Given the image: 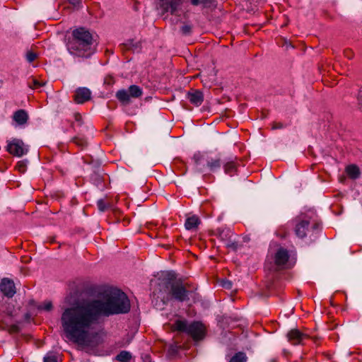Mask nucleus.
Listing matches in <instances>:
<instances>
[{"label": "nucleus", "mask_w": 362, "mask_h": 362, "mask_svg": "<svg viewBox=\"0 0 362 362\" xmlns=\"http://www.w3.org/2000/svg\"><path fill=\"white\" fill-rule=\"evenodd\" d=\"M72 141L81 148H84L87 145L86 139L83 136H76L72 139Z\"/></svg>", "instance_id": "4be33fe9"}, {"label": "nucleus", "mask_w": 362, "mask_h": 362, "mask_svg": "<svg viewBox=\"0 0 362 362\" xmlns=\"http://www.w3.org/2000/svg\"><path fill=\"white\" fill-rule=\"evenodd\" d=\"M193 160L197 167H199L200 170H204L207 168L211 172H216L220 169L222 161L219 156H212L211 154L204 153H195L193 156Z\"/></svg>", "instance_id": "39448f33"}, {"label": "nucleus", "mask_w": 362, "mask_h": 362, "mask_svg": "<svg viewBox=\"0 0 362 362\" xmlns=\"http://www.w3.org/2000/svg\"><path fill=\"white\" fill-rule=\"evenodd\" d=\"M175 327L177 330L186 332L194 340L203 339L205 334V327L199 322L187 324L186 321L177 320L175 323Z\"/></svg>", "instance_id": "423d86ee"}, {"label": "nucleus", "mask_w": 362, "mask_h": 362, "mask_svg": "<svg viewBox=\"0 0 362 362\" xmlns=\"http://www.w3.org/2000/svg\"><path fill=\"white\" fill-rule=\"evenodd\" d=\"M39 309L49 311L52 308V303L50 301H46L38 306Z\"/></svg>", "instance_id": "a878e982"}, {"label": "nucleus", "mask_w": 362, "mask_h": 362, "mask_svg": "<svg viewBox=\"0 0 362 362\" xmlns=\"http://www.w3.org/2000/svg\"><path fill=\"white\" fill-rule=\"evenodd\" d=\"M187 98L192 104L196 106H199L204 100V95L202 91L198 90H192V91H189L187 93Z\"/></svg>", "instance_id": "2eb2a0df"}, {"label": "nucleus", "mask_w": 362, "mask_h": 362, "mask_svg": "<svg viewBox=\"0 0 362 362\" xmlns=\"http://www.w3.org/2000/svg\"><path fill=\"white\" fill-rule=\"evenodd\" d=\"M347 175L352 179H356L359 177L360 170L356 165H348L346 168Z\"/></svg>", "instance_id": "6ab92c4d"}, {"label": "nucleus", "mask_w": 362, "mask_h": 362, "mask_svg": "<svg viewBox=\"0 0 362 362\" xmlns=\"http://www.w3.org/2000/svg\"><path fill=\"white\" fill-rule=\"evenodd\" d=\"M97 205L100 211H105L110 207V204L102 199L98 201Z\"/></svg>", "instance_id": "5701e85b"}, {"label": "nucleus", "mask_w": 362, "mask_h": 362, "mask_svg": "<svg viewBox=\"0 0 362 362\" xmlns=\"http://www.w3.org/2000/svg\"><path fill=\"white\" fill-rule=\"evenodd\" d=\"M12 119L16 127H24L28 123L29 116L25 110L21 109L13 112Z\"/></svg>", "instance_id": "ddd939ff"}, {"label": "nucleus", "mask_w": 362, "mask_h": 362, "mask_svg": "<svg viewBox=\"0 0 362 362\" xmlns=\"http://www.w3.org/2000/svg\"><path fill=\"white\" fill-rule=\"evenodd\" d=\"M239 245L238 243L234 239L233 242L228 245V248L231 249L233 251H235L238 249Z\"/></svg>", "instance_id": "473e14b6"}, {"label": "nucleus", "mask_w": 362, "mask_h": 362, "mask_svg": "<svg viewBox=\"0 0 362 362\" xmlns=\"http://www.w3.org/2000/svg\"><path fill=\"white\" fill-rule=\"evenodd\" d=\"M215 235L223 242L228 240V238L234 236L233 233L229 228L221 227L216 230Z\"/></svg>", "instance_id": "f3484780"}, {"label": "nucleus", "mask_w": 362, "mask_h": 362, "mask_svg": "<svg viewBox=\"0 0 362 362\" xmlns=\"http://www.w3.org/2000/svg\"><path fill=\"white\" fill-rule=\"evenodd\" d=\"M271 362H276V361L275 359H272Z\"/></svg>", "instance_id": "a19ab883"}, {"label": "nucleus", "mask_w": 362, "mask_h": 362, "mask_svg": "<svg viewBox=\"0 0 362 362\" xmlns=\"http://www.w3.org/2000/svg\"><path fill=\"white\" fill-rule=\"evenodd\" d=\"M130 308V301L123 291L108 288L93 299L64 309L61 315L62 329L69 341L82 349H93L98 344L94 329L100 317L127 313Z\"/></svg>", "instance_id": "f257e3e1"}, {"label": "nucleus", "mask_w": 362, "mask_h": 362, "mask_svg": "<svg viewBox=\"0 0 362 362\" xmlns=\"http://www.w3.org/2000/svg\"><path fill=\"white\" fill-rule=\"evenodd\" d=\"M358 99L359 100V103H360V104L361 105V108H362V88L360 90V91L358 93Z\"/></svg>", "instance_id": "4c0bfd02"}, {"label": "nucleus", "mask_w": 362, "mask_h": 362, "mask_svg": "<svg viewBox=\"0 0 362 362\" xmlns=\"http://www.w3.org/2000/svg\"><path fill=\"white\" fill-rule=\"evenodd\" d=\"M143 94L142 89L136 85L130 86L128 89L119 90L116 93L117 99L123 105H129L132 98H138Z\"/></svg>", "instance_id": "0eeeda50"}, {"label": "nucleus", "mask_w": 362, "mask_h": 362, "mask_svg": "<svg viewBox=\"0 0 362 362\" xmlns=\"http://www.w3.org/2000/svg\"><path fill=\"white\" fill-rule=\"evenodd\" d=\"M224 172L230 176L235 174L237 170V164L234 160L227 161L224 165Z\"/></svg>", "instance_id": "a211bd4d"}, {"label": "nucleus", "mask_w": 362, "mask_h": 362, "mask_svg": "<svg viewBox=\"0 0 362 362\" xmlns=\"http://www.w3.org/2000/svg\"><path fill=\"white\" fill-rule=\"evenodd\" d=\"M288 259V251L284 247H279L276 250L274 256V265L276 267V269H286L287 267Z\"/></svg>", "instance_id": "9d476101"}, {"label": "nucleus", "mask_w": 362, "mask_h": 362, "mask_svg": "<svg viewBox=\"0 0 362 362\" xmlns=\"http://www.w3.org/2000/svg\"><path fill=\"white\" fill-rule=\"evenodd\" d=\"M182 3V0H158L157 8L160 10L163 14L170 12L171 14L176 15Z\"/></svg>", "instance_id": "1a4fd4ad"}, {"label": "nucleus", "mask_w": 362, "mask_h": 362, "mask_svg": "<svg viewBox=\"0 0 362 362\" xmlns=\"http://www.w3.org/2000/svg\"><path fill=\"white\" fill-rule=\"evenodd\" d=\"M37 58V54L33 52H28L26 54V59L28 62H33Z\"/></svg>", "instance_id": "cd10ccee"}, {"label": "nucleus", "mask_w": 362, "mask_h": 362, "mask_svg": "<svg viewBox=\"0 0 362 362\" xmlns=\"http://www.w3.org/2000/svg\"><path fill=\"white\" fill-rule=\"evenodd\" d=\"M296 236L301 240L309 238L314 241L320 228V223L313 212L300 214L291 221Z\"/></svg>", "instance_id": "20e7f679"}, {"label": "nucleus", "mask_w": 362, "mask_h": 362, "mask_svg": "<svg viewBox=\"0 0 362 362\" xmlns=\"http://www.w3.org/2000/svg\"><path fill=\"white\" fill-rule=\"evenodd\" d=\"M192 27L189 24H185L180 28V31L184 35H189L192 32Z\"/></svg>", "instance_id": "b1692460"}, {"label": "nucleus", "mask_w": 362, "mask_h": 362, "mask_svg": "<svg viewBox=\"0 0 362 362\" xmlns=\"http://www.w3.org/2000/svg\"><path fill=\"white\" fill-rule=\"evenodd\" d=\"M157 287L153 292V303L160 307L165 305L172 298L183 302L188 299L189 291L181 282L176 281L173 272H163L156 280Z\"/></svg>", "instance_id": "f03ea898"}, {"label": "nucleus", "mask_w": 362, "mask_h": 362, "mask_svg": "<svg viewBox=\"0 0 362 362\" xmlns=\"http://www.w3.org/2000/svg\"><path fill=\"white\" fill-rule=\"evenodd\" d=\"M201 223V220L197 215L188 216L185 223V227L187 230L195 231Z\"/></svg>", "instance_id": "dca6fc26"}, {"label": "nucleus", "mask_w": 362, "mask_h": 362, "mask_svg": "<svg viewBox=\"0 0 362 362\" xmlns=\"http://www.w3.org/2000/svg\"><path fill=\"white\" fill-rule=\"evenodd\" d=\"M221 285L223 288L226 289H230L232 288V283L227 279L221 280Z\"/></svg>", "instance_id": "c756f323"}, {"label": "nucleus", "mask_w": 362, "mask_h": 362, "mask_svg": "<svg viewBox=\"0 0 362 362\" xmlns=\"http://www.w3.org/2000/svg\"><path fill=\"white\" fill-rule=\"evenodd\" d=\"M91 98L90 90L85 87H81L76 90L74 100L77 104H83L88 101Z\"/></svg>", "instance_id": "9b49d317"}, {"label": "nucleus", "mask_w": 362, "mask_h": 362, "mask_svg": "<svg viewBox=\"0 0 362 362\" xmlns=\"http://www.w3.org/2000/svg\"><path fill=\"white\" fill-rule=\"evenodd\" d=\"M202 0H191V3L194 6H197L201 4Z\"/></svg>", "instance_id": "58836bf2"}, {"label": "nucleus", "mask_w": 362, "mask_h": 362, "mask_svg": "<svg viewBox=\"0 0 362 362\" xmlns=\"http://www.w3.org/2000/svg\"><path fill=\"white\" fill-rule=\"evenodd\" d=\"M234 239L233 238H228V240H225L224 243L226 246L228 248V245H230L233 242Z\"/></svg>", "instance_id": "e433bc0d"}, {"label": "nucleus", "mask_w": 362, "mask_h": 362, "mask_svg": "<svg viewBox=\"0 0 362 362\" xmlns=\"http://www.w3.org/2000/svg\"><path fill=\"white\" fill-rule=\"evenodd\" d=\"M6 143V151L13 156L22 157L28 151V147L21 139L13 138L7 140Z\"/></svg>", "instance_id": "6e6552de"}, {"label": "nucleus", "mask_w": 362, "mask_h": 362, "mask_svg": "<svg viewBox=\"0 0 362 362\" xmlns=\"http://www.w3.org/2000/svg\"><path fill=\"white\" fill-rule=\"evenodd\" d=\"M0 290L8 298H12L16 293V288L13 281L8 279H2Z\"/></svg>", "instance_id": "f8f14e48"}, {"label": "nucleus", "mask_w": 362, "mask_h": 362, "mask_svg": "<svg viewBox=\"0 0 362 362\" xmlns=\"http://www.w3.org/2000/svg\"><path fill=\"white\" fill-rule=\"evenodd\" d=\"M201 4H202L204 7L207 8H212L215 6V2L213 0H202Z\"/></svg>", "instance_id": "c85d7f7f"}, {"label": "nucleus", "mask_w": 362, "mask_h": 362, "mask_svg": "<svg viewBox=\"0 0 362 362\" xmlns=\"http://www.w3.org/2000/svg\"><path fill=\"white\" fill-rule=\"evenodd\" d=\"M69 3L74 6H78L81 3V0H69Z\"/></svg>", "instance_id": "c9c22d12"}, {"label": "nucleus", "mask_w": 362, "mask_h": 362, "mask_svg": "<svg viewBox=\"0 0 362 362\" xmlns=\"http://www.w3.org/2000/svg\"><path fill=\"white\" fill-rule=\"evenodd\" d=\"M344 54L349 59H351L353 57V53L351 50H345Z\"/></svg>", "instance_id": "f704fd0d"}, {"label": "nucleus", "mask_w": 362, "mask_h": 362, "mask_svg": "<svg viewBox=\"0 0 362 362\" xmlns=\"http://www.w3.org/2000/svg\"><path fill=\"white\" fill-rule=\"evenodd\" d=\"M247 356L243 352L236 353L228 362H246Z\"/></svg>", "instance_id": "412c9836"}, {"label": "nucleus", "mask_w": 362, "mask_h": 362, "mask_svg": "<svg viewBox=\"0 0 362 362\" xmlns=\"http://www.w3.org/2000/svg\"><path fill=\"white\" fill-rule=\"evenodd\" d=\"M17 167L19 168L20 170H23L25 165L23 162H18Z\"/></svg>", "instance_id": "ea45409f"}, {"label": "nucleus", "mask_w": 362, "mask_h": 362, "mask_svg": "<svg viewBox=\"0 0 362 362\" xmlns=\"http://www.w3.org/2000/svg\"><path fill=\"white\" fill-rule=\"evenodd\" d=\"M45 85V83L40 82L36 78H32V84L29 83V87L31 88H37L43 86Z\"/></svg>", "instance_id": "393cba45"}, {"label": "nucleus", "mask_w": 362, "mask_h": 362, "mask_svg": "<svg viewBox=\"0 0 362 362\" xmlns=\"http://www.w3.org/2000/svg\"><path fill=\"white\" fill-rule=\"evenodd\" d=\"M92 34L84 28L73 30L72 39L67 43L69 52L76 57H88L95 52Z\"/></svg>", "instance_id": "7ed1b4c3"}, {"label": "nucleus", "mask_w": 362, "mask_h": 362, "mask_svg": "<svg viewBox=\"0 0 362 362\" xmlns=\"http://www.w3.org/2000/svg\"><path fill=\"white\" fill-rule=\"evenodd\" d=\"M286 127L285 124H284L283 123L281 122H274L272 123V129H283Z\"/></svg>", "instance_id": "7c9ffc66"}, {"label": "nucleus", "mask_w": 362, "mask_h": 362, "mask_svg": "<svg viewBox=\"0 0 362 362\" xmlns=\"http://www.w3.org/2000/svg\"><path fill=\"white\" fill-rule=\"evenodd\" d=\"M44 362H58L55 355L49 354L44 357Z\"/></svg>", "instance_id": "bb28decb"}, {"label": "nucleus", "mask_w": 362, "mask_h": 362, "mask_svg": "<svg viewBox=\"0 0 362 362\" xmlns=\"http://www.w3.org/2000/svg\"><path fill=\"white\" fill-rule=\"evenodd\" d=\"M131 358H132L131 354L127 351H122L116 356V359L120 362H129Z\"/></svg>", "instance_id": "aec40b11"}, {"label": "nucleus", "mask_w": 362, "mask_h": 362, "mask_svg": "<svg viewBox=\"0 0 362 362\" xmlns=\"http://www.w3.org/2000/svg\"><path fill=\"white\" fill-rule=\"evenodd\" d=\"M8 331L10 333H17L19 332V327L17 325H13L9 327Z\"/></svg>", "instance_id": "72a5a7b5"}, {"label": "nucleus", "mask_w": 362, "mask_h": 362, "mask_svg": "<svg viewBox=\"0 0 362 362\" xmlns=\"http://www.w3.org/2000/svg\"><path fill=\"white\" fill-rule=\"evenodd\" d=\"M288 341L294 345L301 343L307 336L297 329H291L287 334Z\"/></svg>", "instance_id": "4468645a"}, {"label": "nucleus", "mask_w": 362, "mask_h": 362, "mask_svg": "<svg viewBox=\"0 0 362 362\" xmlns=\"http://www.w3.org/2000/svg\"><path fill=\"white\" fill-rule=\"evenodd\" d=\"M71 127H72L73 129H74V128H75V124H73L71 125Z\"/></svg>", "instance_id": "79ce46f5"}, {"label": "nucleus", "mask_w": 362, "mask_h": 362, "mask_svg": "<svg viewBox=\"0 0 362 362\" xmlns=\"http://www.w3.org/2000/svg\"><path fill=\"white\" fill-rule=\"evenodd\" d=\"M74 119L76 121V122L78 123V126H81L82 124V116L81 115V114L76 112L74 114Z\"/></svg>", "instance_id": "2f4dec72"}]
</instances>
